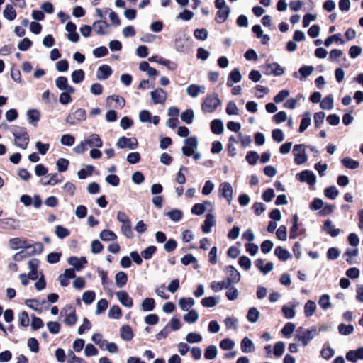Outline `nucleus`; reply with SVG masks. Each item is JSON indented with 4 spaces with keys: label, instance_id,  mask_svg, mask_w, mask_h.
I'll return each instance as SVG.
<instances>
[{
    "label": "nucleus",
    "instance_id": "f257e3e1",
    "mask_svg": "<svg viewBox=\"0 0 363 363\" xmlns=\"http://www.w3.org/2000/svg\"><path fill=\"white\" fill-rule=\"evenodd\" d=\"M8 244L11 250H21V252H25L28 255L40 254L43 250V246L40 242L30 243L23 238H11L9 240Z\"/></svg>",
    "mask_w": 363,
    "mask_h": 363
},
{
    "label": "nucleus",
    "instance_id": "f03ea898",
    "mask_svg": "<svg viewBox=\"0 0 363 363\" xmlns=\"http://www.w3.org/2000/svg\"><path fill=\"white\" fill-rule=\"evenodd\" d=\"M323 330H325L324 326H322L319 330H318L315 327H313L308 330L299 328L297 330L295 339L301 342L303 346H306L310 341L319 334V331Z\"/></svg>",
    "mask_w": 363,
    "mask_h": 363
},
{
    "label": "nucleus",
    "instance_id": "7ed1b4c3",
    "mask_svg": "<svg viewBox=\"0 0 363 363\" xmlns=\"http://www.w3.org/2000/svg\"><path fill=\"white\" fill-rule=\"evenodd\" d=\"M12 133L15 139V145L23 150L26 149L29 143V135L26 129L16 126L13 128Z\"/></svg>",
    "mask_w": 363,
    "mask_h": 363
},
{
    "label": "nucleus",
    "instance_id": "20e7f679",
    "mask_svg": "<svg viewBox=\"0 0 363 363\" xmlns=\"http://www.w3.org/2000/svg\"><path fill=\"white\" fill-rule=\"evenodd\" d=\"M221 101L217 94L207 95L201 105L202 110L204 112L213 113L220 106Z\"/></svg>",
    "mask_w": 363,
    "mask_h": 363
},
{
    "label": "nucleus",
    "instance_id": "39448f33",
    "mask_svg": "<svg viewBox=\"0 0 363 363\" xmlns=\"http://www.w3.org/2000/svg\"><path fill=\"white\" fill-rule=\"evenodd\" d=\"M293 154L294 156V162L298 165L304 164L308 160L306 146L303 144L295 145L293 149Z\"/></svg>",
    "mask_w": 363,
    "mask_h": 363
},
{
    "label": "nucleus",
    "instance_id": "423d86ee",
    "mask_svg": "<svg viewBox=\"0 0 363 363\" xmlns=\"http://www.w3.org/2000/svg\"><path fill=\"white\" fill-rule=\"evenodd\" d=\"M190 40L191 38L185 34L177 36L174 40L175 50L179 52H186L190 47L189 44Z\"/></svg>",
    "mask_w": 363,
    "mask_h": 363
},
{
    "label": "nucleus",
    "instance_id": "0eeeda50",
    "mask_svg": "<svg viewBox=\"0 0 363 363\" xmlns=\"http://www.w3.org/2000/svg\"><path fill=\"white\" fill-rule=\"evenodd\" d=\"M185 145L182 147V152L186 156L190 157L194 155L198 147L196 138L191 137L184 140Z\"/></svg>",
    "mask_w": 363,
    "mask_h": 363
},
{
    "label": "nucleus",
    "instance_id": "6e6552de",
    "mask_svg": "<svg viewBox=\"0 0 363 363\" xmlns=\"http://www.w3.org/2000/svg\"><path fill=\"white\" fill-rule=\"evenodd\" d=\"M116 145L120 149L134 150L138 146V141L135 138H126L125 136L118 138Z\"/></svg>",
    "mask_w": 363,
    "mask_h": 363
},
{
    "label": "nucleus",
    "instance_id": "1a4fd4ad",
    "mask_svg": "<svg viewBox=\"0 0 363 363\" xmlns=\"http://www.w3.org/2000/svg\"><path fill=\"white\" fill-rule=\"evenodd\" d=\"M86 120V111L83 108L76 110L73 113L69 114L66 121L70 125H76L81 121Z\"/></svg>",
    "mask_w": 363,
    "mask_h": 363
},
{
    "label": "nucleus",
    "instance_id": "9d476101",
    "mask_svg": "<svg viewBox=\"0 0 363 363\" xmlns=\"http://www.w3.org/2000/svg\"><path fill=\"white\" fill-rule=\"evenodd\" d=\"M220 196L226 199L229 204H231L233 199V186L227 182H223L220 184L218 189Z\"/></svg>",
    "mask_w": 363,
    "mask_h": 363
},
{
    "label": "nucleus",
    "instance_id": "9b49d317",
    "mask_svg": "<svg viewBox=\"0 0 363 363\" xmlns=\"http://www.w3.org/2000/svg\"><path fill=\"white\" fill-rule=\"evenodd\" d=\"M296 178L301 182H306L310 186L316 183V177L312 171L304 170L296 174Z\"/></svg>",
    "mask_w": 363,
    "mask_h": 363
},
{
    "label": "nucleus",
    "instance_id": "f8f14e48",
    "mask_svg": "<svg viewBox=\"0 0 363 363\" xmlns=\"http://www.w3.org/2000/svg\"><path fill=\"white\" fill-rule=\"evenodd\" d=\"M151 99L155 104H163L167 98L166 92L161 88H157L150 93Z\"/></svg>",
    "mask_w": 363,
    "mask_h": 363
},
{
    "label": "nucleus",
    "instance_id": "ddd939ff",
    "mask_svg": "<svg viewBox=\"0 0 363 363\" xmlns=\"http://www.w3.org/2000/svg\"><path fill=\"white\" fill-rule=\"evenodd\" d=\"M284 69L276 62L269 63L264 67V73L267 75L274 74L275 76H281L284 73Z\"/></svg>",
    "mask_w": 363,
    "mask_h": 363
},
{
    "label": "nucleus",
    "instance_id": "4468645a",
    "mask_svg": "<svg viewBox=\"0 0 363 363\" xmlns=\"http://www.w3.org/2000/svg\"><path fill=\"white\" fill-rule=\"evenodd\" d=\"M186 91L189 96L196 98L199 94H204L206 92V87L205 86L193 84L186 87Z\"/></svg>",
    "mask_w": 363,
    "mask_h": 363
},
{
    "label": "nucleus",
    "instance_id": "2eb2a0df",
    "mask_svg": "<svg viewBox=\"0 0 363 363\" xmlns=\"http://www.w3.org/2000/svg\"><path fill=\"white\" fill-rule=\"evenodd\" d=\"M28 266L30 269L28 274V277L31 280H35L38 278V267L39 266V260L37 259H31L28 262Z\"/></svg>",
    "mask_w": 363,
    "mask_h": 363
},
{
    "label": "nucleus",
    "instance_id": "dca6fc26",
    "mask_svg": "<svg viewBox=\"0 0 363 363\" xmlns=\"http://www.w3.org/2000/svg\"><path fill=\"white\" fill-rule=\"evenodd\" d=\"M56 86L60 89L67 91L68 93H74L75 89L67 84V79L65 77H59L55 80Z\"/></svg>",
    "mask_w": 363,
    "mask_h": 363
},
{
    "label": "nucleus",
    "instance_id": "f3484780",
    "mask_svg": "<svg viewBox=\"0 0 363 363\" xmlns=\"http://www.w3.org/2000/svg\"><path fill=\"white\" fill-rule=\"evenodd\" d=\"M120 303L127 308H131L133 305V299L129 296L127 292L120 291L116 294Z\"/></svg>",
    "mask_w": 363,
    "mask_h": 363
},
{
    "label": "nucleus",
    "instance_id": "a211bd4d",
    "mask_svg": "<svg viewBox=\"0 0 363 363\" xmlns=\"http://www.w3.org/2000/svg\"><path fill=\"white\" fill-rule=\"evenodd\" d=\"M346 359L352 362H356L359 359H363V347L356 350H350L346 354Z\"/></svg>",
    "mask_w": 363,
    "mask_h": 363
},
{
    "label": "nucleus",
    "instance_id": "6ab92c4d",
    "mask_svg": "<svg viewBox=\"0 0 363 363\" xmlns=\"http://www.w3.org/2000/svg\"><path fill=\"white\" fill-rule=\"evenodd\" d=\"M226 272L228 274L227 281L231 285L233 283H237L240 279V275L238 271L233 266H228L226 268Z\"/></svg>",
    "mask_w": 363,
    "mask_h": 363
},
{
    "label": "nucleus",
    "instance_id": "aec40b11",
    "mask_svg": "<svg viewBox=\"0 0 363 363\" xmlns=\"http://www.w3.org/2000/svg\"><path fill=\"white\" fill-rule=\"evenodd\" d=\"M242 79V75L239 69L235 68L230 72L227 81V85L230 87L233 86L235 83H238Z\"/></svg>",
    "mask_w": 363,
    "mask_h": 363
},
{
    "label": "nucleus",
    "instance_id": "412c9836",
    "mask_svg": "<svg viewBox=\"0 0 363 363\" xmlns=\"http://www.w3.org/2000/svg\"><path fill=\"white\" fill-rule=\"evenodd\" d=\"M216 225V220L213 215L208 213L206 215V220L201 226L204 233H208L211 231V228Z\"/></svg>",
    "mask_w": 363,
    "mask_h": 363
},
{
    "label": "nucleus",
    "instance_id": "4be33fe9",
    "mask_svg": "<svg viewBox=\"0 0 363 363\" xmlns=\"http://www.w3.org/2000/svg\"><path fill=\"white\" fill-rule=\"evenodd\" d=\"M112 74L111 67L107 65L100 66L97 71L96 77L99 80H105Z\"/></svg>",
    "mask_w": 363,
    "mask_h": 363
},
{
    "label": "nucleus",
    "instance_id": "5701e85b",
    "mask_svg": "<svg viewBox=\"0 0 363 363\" xmlns=\"http://www.w3.org/2000/svg\"><path fill=\"white\" fill-rule=\"evenodd\" d=\"M66 316L64 322L68 325H73L77 322L75 311L72 306L65 308Z\"/></svg>",
    "mask_w": 363,
    "mask_h": 363
},
{
    "label": "nucleus",
    "instance_id": "b1692460",
    "mask_svg": "<svg viewBox=\"0 0 363 363\" xmlns=\"http://www.w3.org/2000/svg\"><path fill=\"white\" fill-rule=\"evenodd\" d=\"M86 143V145H89L90 147H101L103 145L102 140H101L99 135L96 133L91 134L86 140H84Z\"/></svg>",
    "mask_w": 363,
    "mask_h": 363
},
{
    "label": "nucleus",
    "instance_id": "393cba45",
    "mask_svg": "<svg viewBox=\"0 0 363 363\" xmlns=\"http://www.w3.org/2000/svg\"><path fill=\"white\" fill-rule=\"evenodd\" d=\"M255 265L264 274L271 272L274 267V264L272 262H269L264 264V261L262 259H257L255 260Z\"/></svg>",
    "mask_w": 363,
    "mask_h": 363
},
{
    "label": "nucleus",
    "instance_id": "a878e982",
    "mask_svg": "<svg viewBox=\"0 0 363 363\" xmlns=\"http://www.w3.org/2000/svg\"><path fill=\"white\" fill-rule=\"evenodd\" d=\"M207 207H212L211 201H206L203 203H196L191 208V213L194 215H202Z\"/></svg>",
    "mask_w": 363,
    "mask_h": 363
},
{
    "label": "nucleus",
    "instance_id": "bb28decb",
    "mask_svg": "<svg viewBox=\"0 0 363 363\" xmlns=\"http://www.w3.org/2000/svg\"><path fill=\"white\" fill-rule=\"evenodd\" d=\"M323 230L332 237H337L340 235L341 230L339 228H335L333 223L330 220H327L324 223Z\"/></svg>",
    "mask_w": 363,
    "mask_h": 363
},
{
    "label": "nucleus",
    "instance_id": "cd10ccee",
    "mask_svg": "<svg viewBox=\"0 0 363 363\" xmlns=\"http://www.w3.org/2000/svg\"><path fill=\"white\" fill-rule=\"evenodd\" d=\"M108 26L106 21H97L94 23L93 28L98 35H104L107 33L106 29Z\"/></svg>",
    "mask_w": 363,
    "mask_h": 363
},
{
    "label": "nucleus",
    "instance_id": "c85d7f7f",
    "mask_svg": "<svg viewBox=\"0 0 363 363\" xmlns=\"http://www.w3.org/2000/svg\"><path fill=\"white\" fill-rule=\"evenodd\" d=\"M241 350L245 353H250L255 350V346L250 339L245 337L241 342Z\"/></svg>",
    "mask_w": 363,
    "mask_h": 363
},
{
    "label": "nucleus",
    "instance_id": "c756f323",
    "mask_svg": "<svg viewBox=\"0 0 363 363\" xmlns=\"http://www.w3.org/2000/svg\"><path fill=\"white\" fill-rule=\"evenodd\" d=\"M304 315L306 317H311L317 310L316 303L311 300H308L304 305Z\"/></svg>",
    "mask_w": 363,
    "mask_h": 363
},
{
    "label": "nucleus",
    "instance_id": "7c9ffc66",
    "mask_svg": "<svg viewBox=\"0 0 363 363\" xmlns=\"http://www.w3.org/2000/svg\"><path fill=\"white\" fill-rule=\"evenodd\" d=\"M230 8L218 9L216 16V21L218 23L225 22L229 16Z\"/></svg>",
    "mask_w": 363,
    "mask_h": 363
},
{
    "label": "nucleus",
    "instance_id": "2f4dec72",
    "mask_svg": "<svg viewBox=\"0 0 363 363\" xmlns=\"http://www.w3.org/2000/svg\"><path fill=\"white\" fill-rule=\"evenodd\" d=\"M195 305V301L193 298H181L179 300V306L184 311H188Z\"/></svg>",
    "mask_w": 363,
    "mask_h": 363
},
{
    "label": "nucleus",
    "instance_id": "473e14b6",
    "mask_svg": "<svg viewBox=\"0 0 363 363\" xmlns=\"http://www.w3.org/2000/svg\"><path fill=\"white\" fill-rule=\"evenodd\" d=\"M311 118L309 112H305L302 116V120L299 126V132L303 133L311 125Z\"/></svg>",
    "mask_w": 363,
    "mask_h": 363
},
{
    "label": "nucleus",
    "instance_id": "72a5a7b5",
    "mask_svg": "<svg viewBox=\"0 0 363 363\" xmlns=\"http://www.w3.org/2000/svg\"><path fill=\"white\" fill-rule=\"evenodd\" d=\"M3 16L9 21H13L16 17V12L11 4H6L3 11Z\"/></svg>",
    "mask_w": 363,
    "mask_h": 363
},
{
    "label": "nucleus",
    "instance_id": "f704fd0d",
    "mask_svg": "<svg viewBox=\"0 0 363 363\" xmlns=\"http://www.w3.org/2000/svg\"><path fill=\"white\" fill-rule=\"evenodd\" d=\"M259 317V311L255 307H252L249 309L247 314V319L251 323L257 322Z\"/></svg>",
    "mask_w": 363,
    "mask_h": 363
},
{
    "label": "nucleus",
    "instance_id": "c9c22d12",
    "mask_svg": "<svg viewBox=\"0 0 363 363\" xmlns=\"http://www.w3.org/2000/svg\"><path fill=\"white\" fill-rule=\"evenodd\" d=\"M274 254L281 261H286L291 256L289 252L281 246L276 247Z\"/></svg>",
    "mask_w": 363,
    "mask_h": 363
},
{
    "label": "nucleus",
    "instance_id": "e433bc0d",
    "mask_svg": "<svg viewBox=\"0 0 363 363\" xmlns=\"http://www.w3.org/2000/svg\"><path fill=\"white\" fill-rule=\"evenodd\" d=\"M354 247L355 248H353V249H351V248L347 249V250L345 251V252L343 255V257L345 258V260L350 264H353V262H352V259L353 257H357L358 255V254H359L358 248L357 247Z\"/></svg>",
    "mask_w": 363,
    "mask_h": 363
},
{
    "label": "nucleus",
    "instance_id": "4c0bfd02",
    "mask_svg": "<svg viewBox=\"0 0 363 363\" xmlns=\"http://www.w3.org/2000/svg\"><path fill=\"white\" fill-rule=\"evenodd\" d=\"M45 303V301L43 300L41 302L37 299H28L26 301V305L30 308L33 309L35 311L40 313L42 312V309L38 308V306L40 304H43Z\"/></svg>",
    "mask_w": 363,
    "mask_h": 363
},
{
    "label": "nucleus",
    "instance_id": "58836bf2",
    "mask_svg": "<svg viewBox=\"0 0 363 363\" xmlns=\"http://www.w3.org/2000/svg\"><path fill=\"white\" fill-rule=\"evenodd\" d=\"M219 302V297L209 296L201 300V305L206 308H212Z\"/></svg>",
    "mask_w": 363,
    "mask_h": 363
},
{
    "label": "nucleus",
    "instance_id": "ea45409f",
    "mask_svg": "<svg viewBox=\"0 0 363 363\" xmlns=\"http://www.w3.org/2000/svg\"><path fill=\"white\" fill-rule=\"evenodd\" d=\"M231 285L227 280H223L221 281H213L211 283V287L214 291H219L224 289H228Z\"/></svg>",
    "mask_w": 363,
    "mask_h": 363
},
{
    "label": "nucleus",
    "instance_id": "a19ab883",
    "mask_svg": "<svg viewBox=\"0 0 363 363\" xmlns=\"http://www.w3.org/2000/svg\"><path fill=\"white\" fill-rule=\"evenodd\" d=\"M115 279L116 286L119 288H122L127 283L128 276L125 272H119L116 274Z\"/></svg>",
    "mask_w": 363,
    "mask_h": 363
},
{
    "label": "nucleus",
    "instance_id": "79ce46f5",
    "mask_svg": "<svg viewBox=\"0 0 363 363\" xmlns=\"http://www.w3.org/2000/svg\"><path fill=\"white\" fill-rule=\"evenodd\" d=\"M140 306L143 311H151L155 307V300L152 298H146L143 301Z\"/></svg>",
    "mask_w": 363,
    "mask_h": 363
},
{
    "label": "nucleus",
    "instance_id": "37998d69",
    "mask_svg": "<svg viewBox=\"0 0 363 363\" xmlns=\"http://www.w3.org/2000/svg\"><path fill=\"white\" fill-rule=\"evenodd\" d=\"M185 340L188 343L190 344L199 343L202 341L203 337L199 333L192 332L186 335Z\"/></svg>",
    "mask_w": 363,
    "mask_h": 363
},
{
    "label": "nucleus",
    "instance_id": "c03bdc74",
    "mask_svg": "<svg viewBox=\"0 0 363 363\" xmlns=\"http://www.w3.org/2000/svg\"><path fill=\"white\" fill-rule=\"evenodd\" d=\"M224 324L228 330L233 329L236 331L238 328V319L233 317H227L224 320Z\"/></svg>",
    "mask_w": 363,
    "mask_h": 363
},
{
    "label": "nucleus",
    "instance_id": "a18cd8bd",
    "mask_svg": "<svg viewBox=\"0 0 363 363\" xmlns=\"http://www.w3.org/2000/svg\"><path fill=\"white\" fill-rule=\"evenodd\" d=\"M333 97L328 95L320 101V106L323 110H331L333 108Z\"/></svg>",
    "mask_w": 363,
    "mask_h": 363
},
{
    "label": "nucleus",
    "instance_id": "49530a36",
    "mask_svg": "<svg viewBox=\"0 0 363 363\" xmlns=\"http://www.w3.org/2000/svg\"><path fill=\"white\" fill-rule=\"evenodd\" d=\"M211 128L213 133L221 134L223 132V125L220 120L216 119L211 121Z\"/></svg>",
    "mask_w": 363,
    "mask_h": 363
},
{
    "label": "nucleus",
    "instance_id": "de8ad7c7",
    "mask_svg": "<svg viewBox=\"0 0 363 363\" xmlns=\"http://www.w3.org/2000/svg\"><path fill=\"white\" fill-rule=\"evenodd\" d=\"M218 354L217 347L215 345L208 346L204 352V357L206 359H214Z\"/></svg>",
    "mask_w": 363,
    "mask_h": 363
},
{
    "label": "nucleus",
    "instance_id": "09e8293b",
    "mask_svg": "<svg viewBox=\"0 0 363 363\" xmlns=\"http://www.w3.org/2000/svg\"><path fill=\"white\" fill-rule=\"evenodd\" d=\"M343 165L350 169H356L359 167V162L350 157H345L342 160Z\"/></svg>",
    "mask_w": 363,
    "mask_h": 363
},
{
    "label": "nucleus",
    "instance_id": "8fccbe9b",
    "mask_svg": "<svg viewBox=\"0 0 363 363\" xmlns=\"http://www.w3.org/2000/svg\"><path fill=\"white\" fill-rule=\"evenodd\" d=\"M100 238L104 241H112L117 238V235L110 230H103L100 235Z\"/></svg>",
    "mask_w": 363,
    "mask_h": 363
},
{
    "label": "nucleus",
    "instance_id": "3c124183",
    "mask_svg": "<svg viewBox=\"0 0 363 363\" xmlns=\"http://www.w3.org/2000/svg\"><path fill=\"white\" fill-rule=\"evenodd\" d=\"M100 347L101 349H105L108 351L110 353H117L118 351V346L113 342H108L107 340H104L102 341L100 345Z\"/></svg>",
    "mask_w": 363,
    "mask_h": 363
},
{
    "label": "nucleus",
    "instance_id": "603ef678",
    "mask_svg": "<svg viewBox=\"0 0 363 363\" xmlns=\"http://www.w3.org/2000/svg\"><path fill=\"white\" fill-rule=\"evenodd\" d=\"M121 337L123 340L128 341L133 338L132 329L128 325H124L121 328Z\"/></svg>",
    "mask_w": 363,
    "mask_h": 363
},
{
    "label": "nucleus",
    "instance_id": "864d4df0",
    "mask_svg": "<svg viewBox=\"0 0 363 363\" xmlns=\"http://www.w3.org/2000/svg\"><path fill=\"white\" fill-rule=\"evenodd\" d=\"M194 118V113L191 109H187L181 115V119L186 124H191Z\"/></svg>",
    "mask_w": 363,
    "mask_h": 363
},
{
    "label": "nucleus",
    "instance_id": "5fc2aeb1",
    "mask_svg": "<svg viewBox=\"0 0 363 363\" xmlns=\"http://www.w3.org/2000/svg\"><path fill=\"white\" fill-rule=\"evenodd\" d=\"M199 319V314L195 310H191L184 316V320L188 323H194Z\"/></svg>",
    "mask_w": 363,
    "mask_h": 363
},
{
    "label": "nucleus",
    "instance_id": "6e6d98bb",
    "mask_svg": "<svg viewBox=\"0 0 363 363\" xmlns=\"http://www.w3.org/2000/svg\"><path fill=\"white\" fill-rule=\"evenodd\" d=\"M121 232L123 234L128 238H132L133 235V230H132V225L130 220L128 222H126L125 223H123L121 227Z\"/></svg>",
    "mask_w": 363,
    "mask_h": 363
},
{
    "label": "nucleus",
    "instance_id": "4d7b16f0",
    "mask_svg": "<svg viewBox=\"0 0 363 363\" xmlns=\"http://www.w3.org/2000/svg\"><path fill=\"white\" fill-rule=\"evenodd\" d=\"M318 304L323 310H327L331 306L330 298L328 294H323L320 296Z\"/></svg>",
    "mask_w": 363,
    "mask_h": 363
},
{
    "label": "nucleus",
    "instance_id": "13d9d810",
    "mask_svg": "<svg viewBox=\"0 0 363 363\" xmlns=\"http://www.w3.org/2000/svg\"><path fill=\"white\" fill-rule=\"evenodd\" d=\"M108 305V302L106 299L102 298V299L99 300L96 304V308L95 311V313L96 315L101 314L106 310Z\"/></svg>",
    "mask_w": 363,
    "mask_h": 363
},
{
    "label": "nucleus",
    "instance_id": "bf43d9fd",
    "mask_svg": "<svg viewBox=\"0 0 363 363\" xmlns=\"http://www.w3.org/2000/svg\"><path fill=\"white\" fill-rule=\"evenodd\" d=\"M108 315L110 318L119 319L122 314L121 310L118 306H113L108 311Z\"/></svg>",
    "mask_w": 363,
    "mask_h": 363
},
{
    "label": "nucleus",
    "instance_id": "052dcab7",
    "mask_svg": "<svg viewBox=\"0 0 363 363\" xmlns=\"http://www.w3.org/2000/svg\"><path fill=\"white\" fill-rule=\"evenodd\" d=\"M296 306H293V307H289L287 306H283L282 312L284 315L287 319H292L296 315V311L294 307Z\"/></svg>",
    "mask_w": 363,
    "mask_h": 363
},
{
    "label": "nucleus",
    "instance_id": "680f3d73",
    "mask_svg": "<svg viewBox=\"0 0 363 363\" xmlns=\"http://www.w3.org/2000/svg\"><path fill=\"white\" fill-rule=\"evenodd\" d=\"M55 233L60 239H64L69 235V231L60 225L56 226Z\"/></svg>",
    "mask_w": 363,
    "mask_h": 363
},
{
    "label": "nucleus",
    "instance_id": "e2e57ef3",
    "mask_svg": "<svg viewBox=\"0 0 363 363\" xmlns=\"http://www.w3.org/2000/svg\"><path fill=\"white\" fill-rule=\"evenodd\" d=\"M166 215L174 222H178L182 217V212L178 209H174L171 211H169L166 213Z\"/></svg>",
    "mask_w": 363,
    "mask_h": 363
},
{
    "label": "nucleus",
    "instance_id": "0e129e2a",
    "mask_svg": "<svg viewBox=\"0 0 363 363\" xmlns=\"http://www.w3.org/2000/svg\"><path fill=\"white\" fill-rule=\"evenodd\" d=\"M84 72L82 69L75 70L72 74V80L74 83L78 84L83 81Z\"/></svg>",
    "mask_w": 363,
    "mask_h": 363
},
{
    "label": "nucleus",
    "instance_id": "69168bd1",
    "mask_svg": "<svg viewBox=\"0 0 363 363\" xmlns=\"http://www.w3.org/2000/svg\"><path fill=\"white\" fill-rule=\"evenodd\" d=\"M95 296L96 294L93 291H85L82 295V301L84 303L89 305L94 302Z\"/></svg>",
    "mask_w": 363,
    "mask_h": 363
},
{
    "label": "nucleus",
    "instance_id": "338daca9",
    "mask_svg": "<svg viewBox=\"0 0 363 363\" xmlns=\"http://www.w3.org/2000/svg\"><path fill=\"white\" fill-rule=\"evenodd\" d=\"M27 116L30 123H37L40 119V113L36 109H30L27 111Z\"/></svg>",
    "mask_w": 363,
    "mask_h": 363
},
{
    "label": "nucleus",
    "instance_id": "774afa93",
    "mask_svg": "<svg viewBox=\"0 0 363 363\" xmlns=\"http://www.w3.org/2000/svg\"><path fill=\"white\" fill-rule=\"evenodd\" d=\"M339 333L344 335H348L354 332V327L351 325H345L341 323L338 326Z\"/></svg>",
    "mask_w": 363,
    "mask_h": 363
}]
</instances>
